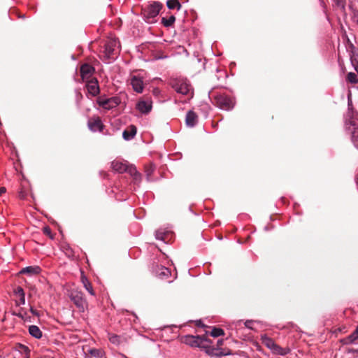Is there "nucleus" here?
<instances>
[{
	"mask_svg": "<svg viewBox=\"0 0 358 358\" xmlns=\"http://www.w3.org/2000/svg\"><path fill=\"white\" fill-rule=\"evenodd\" d=\"M131 85L134 89V90L138 93H141L143 90V81L142 78L133 76L131 78Z\"/></svg>",
	"mask_w": 358,
	"mask_h": 358,
	"instance_id": "2eb2a0df",
	"label": "nucleus"
},
{
	"mask_svg": "<svg viewBox=\"0 0 358 358\" xmlns=\"http://www.w3.org/2000/svg\"><path fill=\"white\" fill-rule=\"evenodd\" d=\"M87 125L93 132H102L104 127L101 120L99 117L90 119Z\"/></svg>",
	"mask_w": 358,
	"mask_h": 358,
	"instance_id": "f8f14e48",
	"label": "nucleus"
},
{
	"mask_svg": "<svg viewBox=\"0 0 358 358\" xmlns=\"http://www.w3.org/2000/svg\"><path fill=\"white\" fill-rule=\"evenodd\" d=\"M13 358H15V357H13Z\"/></svg>",
	"mask_w": 358,
	"mask_h": 358,
	"instance_id": "c03bdc74",
	"label": "nucleus"
},
{
	"mask_svg": "<svg viewBox=\"0 0 358 358\" xmlns=\"http://www.w3.org/2000/svg\"><path fill=\"white\" fill-rule=\"evenodd\" d=\"M162 4L159 1H155L143 9V16L148 23L155 22V18L159 15Z\"/></svg>",
	"mask_w": 358,
	"mask_h": 358,
	"instance_id": "20e7f679",
	"label": "nucleus"
},
{
	"mask_svg": "<svg viewBox=\"0 0 358 358\" xmlns=\"http://www.w3.org/2000/svg\"><path fill=\"white\" fill-rule=\"evenodd\" d=\"M345 126L351 134V140L358 149V114L352 108V101L348 98V110L345 115Z\"/></svg>",
	"mask_w": 358,
	"mask_h": 358,
	"instance_id": "f257e3e1",
	"label": "nucleus"
},
{
	"mask_svg": "<svg viewBox=\"0 0 358 358\" xmlns=\"http://www.w3.org/2000/svg\"><path fill=\"white\" fill-rule=\"evenodd\" d=\"M130 166L127 165L126 162L119 160H114L111 163V168L116 172L120 173L127 172L129 173Z\"/></svg>",
	"mask_w": 358,
	"mask_h": 358,
	"instance_id": "ddd939ff",
	"label": "nucleus"
},
{
	"mask_svg": "<svg viewBox=\"0 0 358 358\" xmlns=\"http://www.w3.org/2000/svg\"><path fill=\"white\" fill-rule=\"evenodd\" d=\"M14 293L15 295L18 296H21L22 295H25L24 289L21 287H17L15 290Z\"/></svg>",
	"mask_w": 358,
	"mask_h": 358,
	"instance_id": "f704fd0d",
	"label": "nucleus"
},
{
	"mask_svg": "<svg viewBox=\"0 0 358 358\" xmlns=\"http://www.w3.org/2000/svg\"><path fill=\"white\" fill-rule=\"evenodd\" d=\"M197 118L198 117L194 112L192 110L188 111L185 119L186 124L190 127H194L197 123Z\"/></svg>",
	"mask_w": 358,
	"mask_h": 358,
	"instance_id": "f3484780",
	"label": "nucleus"
},
{
	"mask_svg": "<svg viewBox=\"0 0 358 358\" xmlns=\"http://www.w3.org/2000/svg\"><path fill=\"white\" fill-rule=\"evenodd\" d=\"M89 352L91 355H92L94 357H97V358L101 357L102 354H103V352L101 350L95 349V348L90 350Z\"/></svg>",
	"mask_w": 358,
	"mask_h": 358,
	"instance_id": "7c9ffc66",
	"label": "nucleus"
},
{
	"mask_svg": "<svg viewBox=\"0 0 358 358\" xmlns=\"http://www.w3.org/2000/svg\"><path fill=\"white\" fill-rule=\"evenodd\" d=\"M25 304V295L19 296V299L15 301L16 306H20Z\"/></svg>",
	"mask_w": 358,
	"mask_h": 358,
	"instance_id": "72a5a7b5",
	"label": "nucleus"
},
{
	"mask_svg": "<svg viewBox=\"0 0 358 358\" xmlns=\"http://www.w3.org/2000/svg\"><path fill=\"white\" fill-rule=\"evenodd\" d=\"M176 20V18L173 15L170 16L168 19L163 17L162 20V24L168 27L171 26Z\"/></svg>",
	"mask_w": 358,
	"mask_h": 358,
	"instance_id": "cd10ccee",
	"label": "nucleus"
},
{
	"mask_svg": "<svg viewBox=\"0 0 358 358\" xmlns=\"http://www.w3.org/2000/svg\"><path fill=\"white\" fill-rule=\"evenodd\" d=\"M70 298L81 312H84L87 307V301L83 297V294L78 291H73L70 294Z\"/></svg>",
	"mask_w": 358,
	"mask_h": 358,
	"instance_id": "6e6552de",
	"label": "nucleus"
},
{
	"mask_svg": "<svg viewBox=\"0 0 358 358\" xmlns=\"http://www.w3.org/2000/svg\"><path fill=\"white\" fill-rule=\"evenodd\" d=\"M166 6L169 9H174L178 7L179 10L180 8V4L178 0H168L166 2Z\"/></svg>",
	"mask_w": 358,
	"mask_h": 358,
	"instance_id": "bb28decb",
	"label": "nucleus"
},
{
	"mask_svg": "<svg viewBox=\"0 0 358 358\" xmlns=\"http://www.w3.org/2000/svg\"><path fill=\"white\" fill-rule=\"evenodd\" d=\"M108 339L110 342L115 345H118L120 343V338L115 334H108Z\"/></svg>",
	"mask_w": 358,
	"mask_h": 358,
	"instance_id": "c756f323",
	"label": "nucleus"
},
{
	"mask_svg": "<svg viewBox=\"0 0 358 358\" xmlns=\"http://www.w3.org/2000/svg\"><path fill=\"white\" fill-rule=\"evenodd\" d=\"M152 108V101L150 99L140 100L136 103V109L142 114L149 113Z\"/></svg>",
	"mask_w": 358,
	"mask_h": 358,
	"instance_id": "9d476101",
	"label": "nucleus"
},
{
	"mask_svg": "<svg viewBox=\"0 0 358 358\" xmlns=\"http://www.w3.org/2000/svg\"><path fill=\"white\" fill-rule=\"evenodd\" d=\"M80 76L83 81L92 79L94 72V68L88 64H84L80 66Z\"/></svg>",
	"mask_w": 358,
	"mask_h": 358,
	"instance_id": "9b49d317",
	"label": "nucleus"
},
{
	"mask_svg": "<svg viewBox=\"0 0 358 358\" xmlns=\"http://www.w3.org/2000/svg\"><path fill=\"white\" fill-rule=\"evenodd\" d=\"M137 129L134 125H130L122 133V137L125 141H130L134 138Z\"/></svg>",
	"mask_w": 358,
	"mask_h": 358,
	"instance_id": "dca6fc26",
	"label": "nucleus"
},
{
	"mask_svg": "<svg viewBox=\"0 0 358 358\" xmlns=\"http://www.w3.org/2000/svg\"><path fill=\"white\" fill-rule=\"evenodd\" d=\"M44 232L48 235L50 234L51 233V231H50V229L49 227H45L44 228Z\"/></svg>",
	"mask_w": 358,
	"mask_h": 358,
	"instance_id": "58836bf2",
	"label": "nucleus"
},
{
	"mask_svg": "<svg viewBox=\"0 0 358 358\" xmlns=\"http://www.w3.org/2000/svg\"><path fill=\"white\" fill-rule=\"evenodd\" d=\"M119 47V41L116 38L109 39L104 46V54L107 59H113L117 54V50Z\"/></svg>",
	"mask_w": 358,
	"mask_h": 358,
	"instance_id": "423d86ee",
	"label": "nucleus"
},
{
	"mask_svg": "<svg viewBox=\"0 0 358 358\" xmlns=\"http://www.w3.org/2000/svg\"><path fill=\"white\" fill-rule=\"evenodd\" d=\"M81 281L83 284L84 287L86 289V290L92 296L94 295V292L93 290L92 286L90 283V282L88 280V279L85 275L81 276Z\"/></svg>",
	"mask_w": 358,
	"mask_h": 358,
	"instance_id": "412c9836",
	"label": "nucleus"
},
{
	"mask_svg": "<svg viewBox=\"0 0 358 358\" xmlns=\"http://www.w3.org/2000/svg\"><path fill=\"white\" fill-rule=\"evenodd\" d=\"M290 350L288 348H281L276 344L273 352L278 355H286L289 352Z\"/></svg>",
	"mask_w": 358,
	"mask_h": 358,
	"instance_id": "b1692460",
	"label": "nucleus"
},
{
	"mask_svg": "<svg viewBox=\"0 0 358 358\" xmlns=\"http://www.w3.org/2000/svg\"><path fill=\"white\" fill-rule=\"evenodd\" d=\"M29 310L34 315H36V316L39 315L38 312L37 310H36L35 309H34V308L32 306H30Z\"/></svg>",
	"mask_w": 358,
	"mask_h": 358,
	"instance_id": "4c0bfd02",
	"label": "nucleus"
},
{
	"mask_svg": "<svg viewBox=\"0 0 358 358\" xmlns=\"http://www.w3.org/2000/svg\"><path fill=\"white\" fill-rule=\"evenodd\" d=\"M210 334L211 336L215 338L224 335V331L220 328L214 327L210 331Z\"/></svg>",
	"mask_w": 358,
	"mask_h": 358,
	"instance_id": "c85d7f7f",
	"label": "nucleus"
},
{
	"mask_svg": "<svg viewBox=\"0 0 358 358\" xmlns=\"http://www.w3.org/2000/svg\"><path fill=\"white\" fill-rule=\"evenodd\" d=\"M41 268L38 266H30L23 268L20 273L22 274H28L29 275H32L38 274L41 272Z\"/></svg>",
	"mask_w": 358,
	"mask_h": 358,
	"instance_id": "a211bd4d",
	"label": "nucleus"
},
{
	"mask_svg": "<svg viewBox=\"0 0 358 358\" xmlns=\"http://www.w3.org/2000/svg\"><path fill=\"white\" fill-rule=\"evenodd\" d=\"M29 332L30 335L35 338H41L42 337V331L36 325H31L29 327Z\"/></svg>",
	"mask_w": 358,
	"mask_h": 358,
	"instance_id": "aec40b11",
	"label": "nucleus"
},
{
	"mask_svg": "<svg viewBox=\"0 0 358 358\" xmlns=\"http://www.w3.org/2000/svg\"><path fill=\"white\" fill-rule=\"evenodd\" d=\"M86 88L87 93L92 96H97L100 92L99 83L96 78H92L86 81Z\"/></svg>",
	"mask_w": 358,
	"mask_h": 358,
	"instance_id": "1a4fd4ad",
	"label": "nucleus"
},
{
	"mask_svg": "<svg viewBox=\"0 0 358 358\" xmlns=\"http://www.w3.org/2000/svg\"><path fill=\"white\" fill-rule=\"evenodd\" d=\"M252 324H253V321L252 320H248L245 322V326L247 327V328H249V329H252Z\"/></svg>",
	"mask_w": 358,
	"mask_h": 358,
	"instance_id": "e433bc0d",
	"label": "nucleus"
},
{
	"mask_svg": "<svg viewBox=\"0 0 358 358\" xmlns=\"http://www.w3.org/2000/svg\"><path fill=\"white\" fill-rule=\"evenodd\" d=\"M128 173L133 178V180L136 183L138 184L141 182V175L136 170L135 166L130 165Z\"/></svg>",
	"mask_w": 358,
	"mask_h": 358,
	"instance_id": "6ab92c4d",
	"label": "nucleus"
},
{
	"mask_svg": "<svg viewBox=\"0 0 358 358\" xmlns=\"http://www.w3.org/2000/svg\"><path fill=\"white\" fill-rule=\"evenodd\" d=\"M170 85L177 93L192 97L193 89L189 80L185 78H176L171 80Z\"/></svg>",
	"mask_w": 358,
	"mask_h": 358,
	"instance_id": "f03ea898",
	"label": "nucleus"
},
{
	"mask_svg": "<svg viewBox=\"0 0 358 358\" xmlns=\"http://www.w3.org/2000/svg\"><path fill=\"white\" fill-rule=\"evenodd\" d=\"M6 187H1V188H0V196H1L2 194L5 193V192H6Z\"/></svg>",
	"mask_w": 358,
	"mask_h": 358,
	"instance_id": "ea45409f",
	"label": "nucleus"
},
{
	"mask_svg": "<svg viewBox=\"0 0 358 358\" xmlns=\"http://www.w3.org/2000/svg\"><path fill=\"white\" fill-rule=\"evenodd\" d=\"M223 343V340L220 339L217 341V345H221Z\"/></svg>",
	"mask_w": 358,
	"mask_h": 358,
	"instance_id": "a19ab883",
	"label": "nucleus"
},
{
	"mask_svg": "<svg viewBox=\"0 0 358 358\" xmlns=\"http://www.w3.org/2000/svg\"><path fill=\"white\" fill-rule=\"evenodd\" d=\"M262 339L263 343L273 352L276 345L273 340L266 336H262Z\"/></svg>",
	"mask_w": 358,
	"mask_h": 358,
	"instance_id": "4be33fe9",
	"label": "nucleus"
},
{
	"mask_svg": "<svg viewBox=\"0 0 358 358\" xmlns=\"http://www.w3.org/2000/svg\"><path fill=\"white\" fill-rule=\"evenodd\" d=\"M356 182L357 183L358 185V177L356 178Z\"/></svg>",
	"mask_w": 358,
	"mask_h": 358,
	"instance_id": "79ce46f5",
	"label": "nucleus"
},
{
	"mask_svg": "<svg viewBox=\"0 0 358 358\" xmlns=\"http://www.w3.org/2000/svg\"><path fill=\"white\" fill-rule=\"evenodd\" d=\"M347 80L352 84L358 83V76L353 72H350L347 75Z\"/></svg>",
	"mask_w": 358,
	"mask_h": 358,
	"instance_id": "a878e982",
	"label": "nucleus"
},
{
	"mask_svg": "<svg viewBox=\"0 0 358 358\" xmlns=\"http://www.w3.org/2000/svg\"><path fill=\"white\" fill-rule=\"evenodd\" d=\"M97 103L106 110H110L117 107L120 103V99L117 96H113L110 98L99 97L97 99Z\"/></svg>",
	"mask_w": 358,
	"mask_h": 358,
	"instance_id": "0eeeda50",
	"label": "nucleus"
},
{
	"mask_svg": "<svg viewBox=\"0 0 358 358\" xmlns=\"http://www.w3.org/2000/svg\"><path fill=\"white\" fill-rule=\"evenodd\" d=\"M156 276L161 279H167L171 275L170 270L163 266H157L154 270Z\"/></svg>",
	"mask_w": 358,
	"mask_h": 358,
	"instance_id": "4468645a",
	"label": "nucleus"
},
{
	"mask_svg": "<svg viewBox=\"0 0 358 358\" xmlns=\"http://www.w3.org/2000/svg\"><path fill=\"white\" fill-rule=\"evenodd\" d=\"M24 358H29L28 356H26Z\"/></svg>",
	"mask_w": 358,
	"mask_h": 358,
	"instance_id": "37998d69",
	"label": "nucleus"
},
{
	"mask_svg": "<svg viewBox=\"0 0 358 358\" xmlns=\"http://www.w3.org/2000/svg\"><path fill=\"white\" fill-rule=\"evenodd\" d=\"M182 342L192 348H207L210 341L206 336L187 335L182 338Z\"/></svg>",
	"mask_w": 358,
	"mask_h": 358,
	"instance_id": "7ed1b4c3",
	"label": "nucleus"
},
{
	"mask_svg": "<svg viewBox=\"0 0 358 358\" xmlns=\"http://www.w3.org/2000/svg\"><path fill=\"white\" fill-rule=\"evenodd\" d=\"M358 339V327H357L356 330L351 334L350 336L346 337L344 339V343L345 344H350L354 343L356 342V341Z\"/></svg>",
	"mask_w": 358,
	"mask_h": 358,
	"instance_id": "5701e85b",
	"label": "nucleus"
},
{
	"mask_svg": "<svg viewBox=\"0 0 358 358\" xmlns=\"http://www.w3.org/2000/svg\"><path fill=\"white\" fill-rule=\"evenodd\" d=\"M213 350L215 351V352L213 354L217 357H222V356L229 355V352L224 351L222 349L217 348V349H213Z\"/></svg>",
	"mask_w": 358,
	"mask_h": 358,
	"instance_id": "2f4dec72",
	"label": "nucleus"
},
{
	"mask_svg": "<svg viewBox=\"0 0 358 358\" xmlns=\"http://www.w3.org/2000/svg\"><path fill=\"white\" fill-rule=\"evenodd\" d=\"M215 102L222 110H230L234 107L235 102L230 96L224 94H219L215 96Z\"/></svg>",
	"mask_w": 358,
	"mask_h": 358,
	"instance_id": "39448f33",
	"label": "nucleus"
},
{
	"mask_svg": "<svg viewBox=\"0 0 358 358\" xmlns=\"http://www.w3.org/2000/svg\"><path fill=\"white\" fill-rule=\"evenodd\" d=\"M166 233L162 230H157L155 233V238L157 240L164 241Z\"/></svg>",
	"mask_w": 358,
	"mask_h": 358,
	"instance_id": "473e14b6",
	"label": "nucleus"
},
{
	"mask_svg": "<svg viewBox=\"0 0 358 358\" xmlns=\"http://www.w3.org/2000/svg\"><path fill=\"white\" fill-rule=\"evenodd\" d=\"M335 4L343 9H344L345 6V0H333Z\"/></svg>",
	"mask_w": 358,
	"mask_h": 358,
	"instance_id": "c9c22d12",
	"label": "nucleus"
},
{
	"mask_svg": "<svg viewBox=\"0 0 358 358\" xmlns=\"http://www.w3.org/2000/svg\"><path fill=\"white\" fill-rule=\"evenodd\" d=\"M13 315H15L22 320H27V312L24 308H21L18 312H13Z\"/></svg>",
	"mask_w": 358,
	"mask_h": 358,
	"instance_id": "393cba45",
	"label": "nucleus"
}]
</instances>
